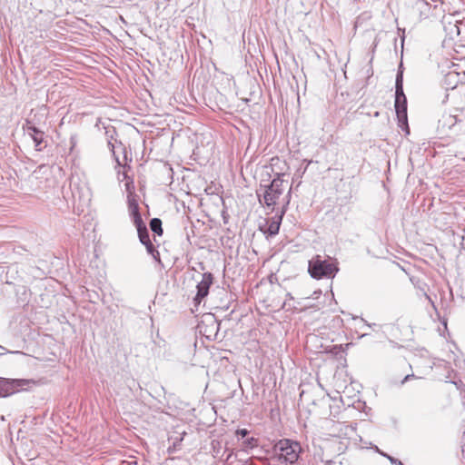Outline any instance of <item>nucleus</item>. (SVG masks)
I'll use <instances>...</instances> for the list:
<instances>
[{
	"label": "nucleus",
	"mask_w": 465,
	"mask_h": 465,
	"mask_svg": "<svg viewBox=\"0 0 465 465\" xmlns=\"http://www.w3.org/2000/svg\"><path fill=\"white\" fill-rule=\"evenodd\" d=\"M286 296L289 300H293V297L292 296L291 293H287Z\"/></svg>",
	"instance_id": "c756f323"
},
{
	"label": "nucleus",
	"mask_w": 465,
	"mask_h": 465,
	"mask_svg": "<svg viewBox=\"0 0 465 465\" xmlns=\"http://www.w3.org/2000/svg\"><path fill=\"white\" fill-rule=\"evenodd\" d=\"M242 446L247 449H252L253 447L257 446V440L253 437H247L242 441Z\"/></svg>",
	"instance_id": "aec40b11"
},
{
	"label": "nucleus",
	"mask_w": 465,
	"mask_h": 465,
	"mask_svg": "<svg viewBox=\"0 0 465 465\" xmlns=\"http://www.w3.org/2000/svg\"><path fill=\"white\" fill-rule=\"evenodd\" d=\"M226 465H252V461L249 460H237L233 457L232 452H230L226 457Z\"/></svg>",
	"instance_id": "2eb2a0df"
},
{
	"label": "nucleus",
	"mask_w": 465,
	"mask_h": 465,
	"mask_svg": "<svg viewBox=\"0 0 465 465\" xmlns=\"http://www.w3.org/2000/svg\"><path fill=\"white\" fill-rule=\"evenodd\" d=\"M321 294H322V291L321 290L315 291L313 292V294H312V298L313 299H317Z\"/></svg>",
	"instance_id": "c85d7f7f"
},
{
	"label": "nucleus",
	"mask_w": 465,
	"mask_h": 465,
	"mask_svg": "<svg viewBox=\"0 0 465 465\" xmlns=\"http://www.w3.org/2000/svg\"><path fill=\"white\" fill-rule=\"evenodd\" d=\"M288 203L289 202L286 203V205L282 207L279 213H276V215L267 221L268 228L266 231H264V233H267L269 236H275L278 234L282 218L287 210Z\"/></svg>",
	"instance_id": "6e6552de"
},
{
	"label": "nucleus",
	"mask_w": 465,
	"mask_h": 465,
	"mask_svg": "<svg viewBox=\"0 0 465 465\" xmlns=\"http://www.w3.org/2000/svg\"><path fill=\"white\" fill-rule=\"evenodd\" d=\"M150 228L157 235L163 234L162 221L159 218H153L150 221Z\"/></svg>",
	"instance_id": "f3484780"
},
{
	"label": "nucleus",
	"mask_w": 465,
	"mask_h": 465,
	"mask_svg": "<svg viewBox=\"0 0 465 465\" xmlns=\"http://www.w3.org/2000/svg\"><path fill=\"white\" fill-rule=\"evenodd\" d=\"M403 98H406L403 91V73L401 69H399L395 82V101L399 102L400 99Z\"/></svg>",
	"instance_id": "f8f14e48"
},
{
	"label": "nucleus",
	"mask_w": 465,
	"mask_h": 465,
	"mask_svg": "<svg viewBox=\"0 0 465 465\" xmlns=\"http://www.w3.org/2000/svg\"><path fill=\"white\" fill-rule=\"evenodd\" d=\"M250 434V431L247 429H239L236 430V435L240 440H245Z\"/></svg>",
	"instance_id": "412c9836"
},
{
	"label": "nucleus",
	"mask_w": 465,
	"mask_h": 465,
	"mask_svg": "<svg viewBox=\"0 0 465 465\" xmlns=\"http://www.w3.org/2000/svg\"><path fill=\"white\" fill-rule=\"evenodd\" d=\"M128 176H127V173H126V171H124L123 173H121L120 171H118V179L120 181H123V180H125L127 179Z\"/></svg>",
	"instance_id": "a878e982"
},
{
	"label": "nucleus",
	"mask_w": 465,
	"mask_h": 465,
	"mask_svg": "<svg viewBox=\"0 0 465 465\" xmlns=\"http://www.w3.org/2000/svg\"><path fill=\"white\" fill-rule=\"evenodd\" d=\"M415 378V375L414 374H408L406 375L403 380L401 381V384H404L406 381H410L411 379H413Z\"/></svg>",
	"instance_id": "bb28decb"
},
{
	"label": "nucleus",
	"mask_w": 465,
	"mask_h": 465,
	"mask_svg": "<svg viewBox=\"0 0 465 465\" xmlns=\"http://www.w3.org/2000/svg\"><path fill=\"white\" fill-rule=\"evenodd\" d=\"M460 80H462V73H460Z\"/></svg>",
	"instance_id": "7c9ffc66"
},
{
	"label": "nucleus",
	"mask_w": 465,
	"mask_h": 465,
	"mask_svg": "<svg viewBox=\"0 0 465 465\" xmlns=\"http://www.w3.org/2000/svg\"><path fill=\"white\" fill-rule=\"evenodd\" d=\"M146 247V251L155 261H160V253L153 242L150 241L149 243L143 244Z\"/></svg>",
	"instance_id": "a211bd4d"
},
{
	"label": "nucleus",
	"mask_w": 465,
	"mask_h": 465,
	"mask_svg": "<svg viewBox=\"0 0 465 465\" xmlns=\"http://www.w3.org/2000/svg\"><path fill=\"white\" fill-rule=\"evenodd\" d=\"M108 146L110 147V149H111V151H112V153H113L114 156L115 157V161H116V163H117V164H118L119 166H122V163H121V162H120L119 158L115 156V153H114L115 145H114V143H113L111 142V140H109V141H108Z\"/></svg>",
	"instance_id": "b1692460"
},
{
	"label": "nucleus",
	"mask_w": 465,
	"mask_h": 465,
	"mask_svg": "<svg viewBox=\"0 0 465 465\" xmlns=\"http://www.w3.org/2000/svg\"><path fill=\"white\" fill-rule=\"evenodd\" d=\"M125 187H126V191L128 192V194L130 193H134L133 192V190H134V183H133V181L127 182L125 183Z\"/></svg>",
	"instance_id": "393cba45"
},
{
	"label": "nucleus",
	"mask_w": 465,
	"mask_h": 465,
	"mask_svg": "<svg viewBox=\"0 0 465 465\" xmlns=\"http://www.w3.org/2000/svg\"><path fill=\"white\" fill-rule=\"evenodd\" d=\"M444 84L447 88L454 89L460 84H465V72H462V80H460V73L452 70L445 74Z\"/></svg>",
	"instance_id": "1a4fd4ad"
},
{
	"label": "nucleus",
	"mask_w": 465,
	"mask_h": 465,
	"mask_svg": "<svg viewBox=\"0 0 465 465\" xmlns=\"http://www.w3.org/2000/svg\"><path fill=\"white\" fill-rule=\"evenodd\" d=\"M394 107L397 114V118L400 124H407V98L400 99L395 101Z\"/></svg>",
	"instance_id": "9d476101"
},
{
	"label": "nucleus",
	"mask_w": 465,
	"mask_h": 465,
	"mask_svg": "<svg viewBox=\"0 0 465 465\" xmlns=\"http://www.w3.org/2000/svg\"><path fill=\"white\" fill-rule=\"evenodd\" d=\"M127 202H128V211H129L130 214L140 212L138 201L136 199V195L134 194V193H130L128 194Z\"/></svg>",
	"instance_id": "ddd939ff"
},
{
	"label": "nucleus",
	"mask_w": 465,
	"mask_h": 465,
	"mask_svg": "<svg viewBox=\"0 0 465 465\" xmlns=\"http://www.w3.org/2000/svg\"><path fill=\"white\" fill-rule=\"evenodd\" d=\"M33 383L31 380L25 379H5L0 378V396L7 397L20 391L26 389L29 384Z\"/></svg>",
	"instance_id": "39448f33"
},
{
	"label": "nucleus",
	"mask_w": 465,
	"mask_h": 465,
	"mask_svg": "<svg viewBox=\"0 0 465 465\" xmlns=\"http://www.w3.org/2000/svg\"><path fill=\"white\" fill-rule=\"evenodd\" d=\"M132 221L134 224L135 225L136 229L141 228L143 226H145V223L143 221L142 215L140 212L130 214Z\"/></svg>",
	"instance_id": "6ab92c4d"
},
{
	"label": "nucleus",
	"mask_w": 465,
	"mask_h": 465,
	"mask_svg": "<svg viewBox=\"0 0 465 465\" xmlns=\"http://www.w3.org/2000/svg\"><path fill=\"white\" fill-rule=\"evenodd\" d=\"M138 237L142 244L149 243L150 237H149V232L147 230L146 225L143 226L141 228H137Z\"/></svg>",
	"instance_id": "dca6fc26"
},
{
	"label": "nucleus",
	"mask_w": 465,
	"mask_h": 465,
	"mask_svg": "<svg viewBox=\"0 0 465 465\" xmlns=\"http://www.w3.org/2000/svg\"><path fill=\"white\" fill-rule=\"evenodd\" d=\"M382 456L386 457L391 464H394V465H404L400 460L394 458V457H391L386 453H381Z\"/></svg>",
	"instance_id": "4be33fe9"
},
{
	"label": "nucleus",
	"mask_w": 465,
	"mask_h": 465,
	"mask_svg": "<svg viewBox=\"0 0 465 465\" xmlns=\"http://www.w3.org/2000/svg\"><path fill=\"white\" fill-rule=\"evenodd\" d=\"M212 446H213V453H215L214 456H217L218 453H220L221 443L219 441H213Z\"/></svg>",
	"instance_id": "5701e85b"
},
{
	"label": "nucleus",
	"mask_w": 465,
	"mask_h": 465,
	"mask_svg": "<svg viewBox=\"0 0 465 465\" xmlns=\"http://www.w3.org/2000/svg\"><path fill=\"white\" fill-rule=\"evenodd\" d=\"M335 436L339 438H350L354 433V428L343 422H336L332 425Z\"/></svg>",
	"instance_id": "9b49d317"
},
{
	"label": "nucleus",
	"mask_w": 465,
	"mask_h": 465,
	"mask_svg": "<svg viewBox=\"0 0 465 465\" xmlns=\"http://www.w3.org/2000/svg\"><path fill=\"white\" fill-rule=\"evenodd\" d=\"M23 128L26 132V134L33 139L35 149L37 151H42L46 146V143L45 142L44 132L36 128L32 124V122L27 120L24 124Z\"/></svg>",
	"instance_id": "0eeeda50"
},
{
	"label": "nucleus",
	"mask_w": 465,
	"mask_h": 465,
	"mask_svg": "<svg viewBox=\"0 0 465 465\" xmlns=\"http://www.w3.org/2000/svg\"><path fill=\"white\" fill-rule=\"evenodd\" d=\"M186 434V432H183L182 434H180L179 436H176V437H171L170 438V440H173V443L171 446H169L168 448V452L169 453H173L174 452L175 450H179L180 449V445H181V442L183 441V436Z\"/></svg>",
	"instance_id": "4468645a"
},
{
	"label": "nucleus",
	"mask_w": 465,
	"mask_h": 465,
	"mask_svg": "<svg viewBox=\"0 0 465 465\" xmlns=\"http://www.w3.org/2000/svg\"><path fill=\"white\" fill-rule=\"evenodd\" d=\"M213 282V276L211 272H204L202 275V280L198 282L197 293L193 299L195 305L200 304L201 302L208 295L209 289Z\"/></svg>",
	"instance_id": "423d86ee"
},
{
	"label": "nucleus",
	"mask_w": 465,
	"mask_h": 465,
	"mask_svg": "<svg viewBox=\"0 0 465 465\" xmlns=\"http://www.w3.org/2000/svg\"><path fill=\"white\" fill-rule=\"evenodd\" d=\"M338 271L337 264L322 260L320 255L309 261L308 272L314 279L333 278Z\"/></svg>",
	"instance_id": "7ed1b4c3"
},
{
	"label": "nucleus",
	"mask_w": 465,
	"mask_h": 465,
	"mask_svg": "<svg viewBox=\"0 0 465 465\" xmlns=\"http://www.w3.org/2000/svg\"><path fill=\"white\" fill-rule=\"evenodd\" d=\"M282 174L277 173V176L273 178V180L271 182V183L267 186H265V191L262 195V200L261 198V194L258 193L259 202L261 203H264L267 207H273L279 197L282 194V183L283 180L282 179ZM274 208H272V211H273Z\"/></svg>",
	"instance_id": "20e7f679"
},
{
	"label": "nucleus",
	"mask_w": 465,
	"mask_h": 465,
	"mask_svg": "<svg viewBox=\"0 0 465 465\" xmlns=\"http://www.w3.org/2000/svg\"><path fill=\"white\" fill-rule=\"evenodd\" d=\"M208 320H210L212 324L215 326V330H218L219 324L216 322V320L214 319V317L213 316H208Z\"/></svg>",
	"instance_id": "cd10ccee"
},
{
	"label": "nucleus",
	"mask_w": 465,
	"mask_h": 465,
	"mask_svg": "<svg viewBox=\"0 0 465 465\" xmlns=\"http://www.w3.org/2000/svg\"><path fill=\"white\" fill-rule=\"evenodd\" d=\"M301 450L300 443L289 439L280 440L273 446V451L277 454L279 460L290 463L297 461Z\"/></svg>",
	"instance_id": "f03ea898"
},
{
	"label": "nucleus",
	"mask_w": 465,
	"mask_h": 465,
	"mask_svg": "<svg viewBox=\"0 0 465 465\" xmlns=\"http://www.w3.org/2000/svg\"><path fill=\"white\" fill-rule=\"evenodd\" d=\"M438 134L441 137L456 138L465 134V114L463 109L454 108L449 114H443L438 121Z\"/></svg>",
	"instance_id": "f257e3e1"
}]
</instances>
